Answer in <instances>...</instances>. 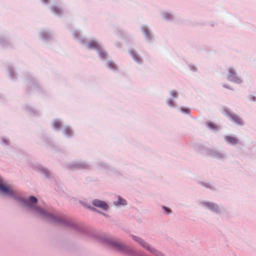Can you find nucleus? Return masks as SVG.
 Listing matches in <instances>:
<instances>
[{
    "label": "nucleus",
    "mask_w": 256,
    "mask_h": 256,
    "mask_svg": "<svg viewBox=\"0 0 256 256\" xmlns=\"http://www.w3.org/2000/svg\"><path fill=\"white\" fill-rule=\"evenodd\" d=\"M225 116L232 123L236 125L242 126L244 124V122L238 115L225 108Z\"/></svg>",
    "instance_id": "1"
},
{
    "label": "nucleus",
    "mask_w": 256,
    "mask_h": 256,
    "mask_svg": "<svg viewBox=\"0 0 256 256\" xmlns=\"http://www.w3.org/2000/svg\"><path fill=\"white\" fill-rule=\"evenodd\" d=\"M226 78L228 80L236 84H240L242 82V80L238 76L235 70L232 68H228Z\"/></svg>",
    "instance_id": "2"
},
{
    "label": "nucleus",
    "mask_w": 256,
    "mask_h": 256,
    "mask_svg": "<svg viewBox=\"0 0 256 256\" xmlns=\"http://www.w3.org/2000/svg\"><path fill=\"white\" fill-rule=\"evenodd\" d=\"M0 190L4 194L13 196L14 192L12 188L9 186H6L3 183L2 179L0 178Z\"/></svg>",
    "instance_id": "3"
},
{
    "label": "nucleus",
    "mask_w": 256,
    "mask_h": 256,
    "mask_svg": "<svg viewBox=\"0 0 256 256\" xmlns=\"http://www.w3.org/2000/svg\"><path fill=\"white\" fill-rule=\"evenodd\" d=\"M34 210L38 214H42L46 218H50L54 221H58L59 220V218L57 216H53L52 214L48 213L39 208H34Z\"/></svg>",
    "instance_id": "4"
},
{
    "label": "nucleus",
    "mask_w": 256,
    "mask_h": 256,
    "mask_svg": "<svg viewBox=\"0 0 256 256\" xmlns=\"http://www.w3.org/2000/svg\"><path fill=\"white\" fill-rule=\"evenodd\" d=\"M225 140L226 142L230 145L236 146V144H242L239 139L237 137L234 136H225Z\"/></svg>",
    "instance_id": "5"
},
{
    "label": "nucleus",
    "mask_w": 256,
    "mask_h": 256,
    "mask_svg": "<svg viewBox=\"0 0 256 256\" xmlns=\"http://www.w3.org/2000/svg\"><path fill=\"white\" fill-rule=\"evenodd\" d=\"M92 204L96 207L100 208L102 210H106L108 208V204L103 201L98 200H94L92 201Z\"/></svg>",
    "instance_id": "6"
},
{
    "label": "nucleus",
    "mask_w": 256,
    "mask_h": 256,
    "mask_svg": "<svg viewBox=\"0 0 256 256\" xmlns=\"http://www.w3.org/2000/svg\"><path fill=\"white\" fill-rule=\"evenodd\" d=\"M112 244L114 248L117 250H122L124 252H126L128 250L126 247L118 242H114Z\"/></svg>",
    "instance_id": "7"
},
{
    "label": "nucleus",
    "mask_w": 256,
    "mask_h": 256,
    "mask_svg": "<svg viewBox=\"0 0 256 256\" xmlns=\"http://www.w3.org/2000/svg\"><path fill=\"white\" fill-rule=\"evenodd\" d=\"M142 32L147 38L150 39V32L146 26L142 28Z\"/></svg>",
    "instance_id": "8"
},
{
    "label": "nucleus",
    "mask_w": 256,
    "mask_h": 256,
    "mask_svg": "<svg viewBox=\"0 0 256 256\" xmlns=\"http://www.w3.org/2000/svg\"><path fill=\"white\" fill-rule=\"evenodd\" d=\"M134 240L138 242L140 244H142L144 247L146 248L148 250H150L147 244L144 242L142 240H140V238H134Z\"/></svg>",
    "instance_id": "9"
},
{
    "label": "nucleus",
    "mask_w": 256,
    "mask_h": 256,
    "mask_svg": "<svg viewBox=\"0 0 256 256\" xmlns=\"http://www.w3.org/2000/svg\"><path fill=\"white\" fill-rule=\"evenodd\" d=\"M90 48H98L100 46L99 44L96 41H91L89 44Z\"/></svg>",
    "instance_id": "10"
},
{
    "label": "nucleus",
    "mask_w": 256,
    "mask_h": 256,
    "mask_svg": "<svg viewBox=\"0 0 256 256\" xmlns=\"http://www.w3.org/2000/svg\"><path fill=\"white\" fill-rule=\"evenodd\" d=\"M117 202H118V204L123 205V206L126 204V200L120 197H119L118 198V200Z\"/></svg>",
    "instance_id": "11"
},
{
    "label": "nucleus",
    "mask_w": 256,
    "mask_h": 256,
    "mask_svg": "<svg viewBox=\"0 0 256 256\" xmlns=\"http://www.w3.org/2000/svg\"><path fill=\"white\" fill-rule=\"evenodd\" d=\"M207 126L208 128L212 130H216L218 128V126L212 122L207 123Z\"/></svg>",
    "instance_id": "12"
},
{
    "label": "nucleus",
    "mask_w": 256,
    "mask_h": 256,
    "mask_svg": "<svg viewBox=\"0 0 256 256\" xmlns=\"http://www.w3.org/2000/svg\"><path fill=\"white\" fill-rule=\"evenodd\" d=\"M107 66L108 68H112V69H114L116 68V66L114 63L112 62L108 61L107 62Z\"/></svg>",
    "instance_id": "13"
},
{
    "label": "nucleus",
    "mask_w": 256,
    "mask_h": 256,
    "mask_svg": "<svg viewBox=\"0 0 256 256\" xmlns=\"http://www.w3.org/2000/svg\"><path fill=\"white\" fill-rule=\"evenodd\" d=\"M64 133L66 136H70L72 134V131L70 128H66L64 130Z\"/></svg>",
    "instance_id": "14"
},
{
    "label": "nucleus",
    "mask_w": 256,
    "mask_h": 256,
    "mask_svg": "<svg viewBox=\"0 0 256 256\" xmlns=\"http://www.w3.org/2000/svg\"><path fill=\"white\" fill-rule=\"evenodd\" d=\"M28 202L32 204H36L37 202V198L33 196H30L28 198Z\"/></svg>",
    "instance_id": "15"
},
{
    "label": "nucleus",
    "mask_w": 256,
    "mask_h": 256,
    "mask_svg": "<svg viewBox=\"0 0 256 256\" xmlns=\"http://www.w3.org/2000/svg\"><path fill=\"white\" fill-rule=\"evenodd\" d=\"M205 205L206 207L210 210H213L215 208V206L212 204L207 202L205 204Z\"/></svg>",
    "instance_id": "16"
},
{
    "label": "nucleus",
    "mask_w": 256,
    "mask_h": 256,
    "mask_svg": "<svg viewBox=\"0 0 256 256\" xmlns=\"http://www.w3.org/2000/svg\"><path fill=\"white\" fill-rule=\"evenodd\" d=\"M54 126L55 128H58L61 126V124L60 122L56 121L54 123Z\"/></svg>",
    "instance_id": "17"
},
{
    "label": "nucleus",
    "mask_w": 256,
    "mask_h": 256,
    "mask_svg": "<svg viewBox=\"0 0 256 256\" xmlns=\"http://www.w3.org/2000/svg\"><path fill=\"white\" fill-rule=\"evenodd\" d=\"M249 99L251 102H256V96H252V95L250 96Z\"/></svg>",
    "instance_id": "18"
},
{
    "label": "nucleus",
    "mask_w": 256,
    "mask_h": 256,
    "mask_svg": "<svg viewBox=\"0 0 256 256\" xmlns=\"http://www.w3.org/2000/svg\"><path fill=\"white\" fill-rule=\"evenodd\" d=\"M171 96L174 98H176L178 96V94L176 92L172 90L170 92Z\"/></svg>",
    "instance_id": "19"
},
{
    "label": "nucleus",
    "mask_w": 256,
    "mask_h": 256,
    "mask_svg": "<svg viewBox=\"0 0 256 256\" xmlns=\"http://www.w3.org/2000/svg\"><path fill=\"white\" fill-rule=\"evenodd\" d=\"M164 208L166 210V211L168 212V213H170L171 212V210L170 208H166V207H164Z\"/></svg>",
    "instance_id": "20"
},
{
    "label": "nucleus",
    "mask_w": 256,
    "mask_h": 256,
    "mask_svg": "<svg viewBox=\"0 0 256 256\" xmlns=\"http://www.w3.org/2000/svg\"><path fill=\"white\" fill-rule=\"evenodd\" d=\"M224 88H229V89H230V90H232V88H230V87L228 86H227V85H226V84H225Z\"/></svg>",
    "instance_id": "21"
},
{
    "label": "nucleus",
    "mask_w": 256,
    "mask_h": 256,
    "mask_svg": "<svg viewBox=\"0 0 256 256\" xmlns=\"http://www.w3.org/2000/svg\"><path fill=\"white\" fill-rule=\"evenodd\" d=\"M168 104L170 106H172V100H169L168 101Z\"/></svg>",
    "instance_id": "22"
},
{
    "label": "nucleus",
    "mask_w": 256,
    "mask_h": 256,
    "mask_svg": "<svg viewBox=\"0 0 256 256\" xmlns=\"http://www.w3.org/2000/svg\"><path fill=\"white\" fill-rule=\"evenodd\" d=\"M100 55L102 58H105V54H104L102 53V54H100Z\"/></svg>",
    "instance_id": "23"
},
{
    "label": "nucleus",
    "mask_w": 256,
    "mask_h": 256,
    "mask_svg": "<svg viewBox=\"0 0 256 256\" xmlns=\"http://www.w3.org/2000/svg\"><path fill=\"white\" fill-rule=\"evenodd\" d=\"M44 0L46 2L47 0Z\"/></svg>",
    "instance_id": "24"
}]
</instances>
